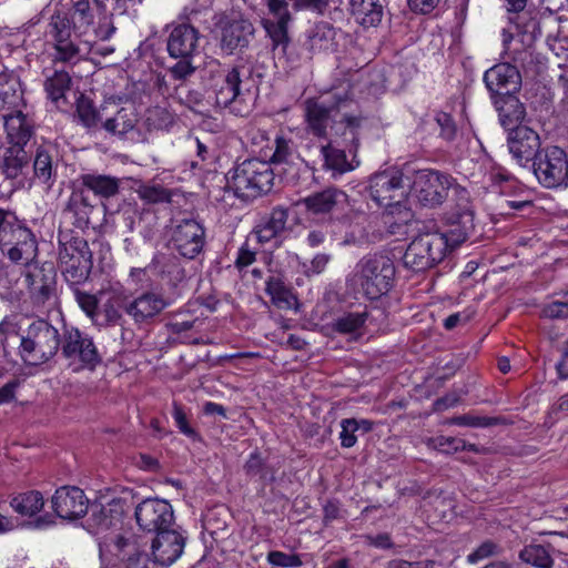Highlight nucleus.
Returning <instances> with one entry per match:
<instances>
[{
  "mask_svg": "<svg viewBox=\"0 0 568 568\" xmlns=\"http://www.w3.org/2000/svg\"><path fill=\"white\" fill-rule=\"evenodd\" d=\"M355 105L347 90L336 91L329 100L305 102L306 131L318 140L323 166L334 174L359 165L356 153L364 118L353 111Z\"/></svg>",
  "mask_w": 568,
  "mask_h": 568,
  "instance_id": "nucleus-1",
  "label": "nucleus"
},
{
  "mask_svg": "<svg viewBox=\"0 0 568 568\" xmlns=\"http://www.w3.org/2000/svg\"><path fill=\"white\" fill-rule=\"evenodd\" d=\"M367 191L372 201L388 215H397L398 223H407L412 212L407 206L409 195V179L396 169L375 173L369 178Z\"/></svg>",
  "mask_w": 568,
  "mask_h": 568,
  "instance_id": "nucleus-2",
  "label": "nucleus"
},
{
  "mask_svg": "<svg viewBox=\"0 0 568 568\" xmlns=\"http://www.w3.org/2000/svg\"><path fill=\"white\" fill-rule=\"evenodd\" d=\"M211 67L216 68V73L212 75L216 105L235 115H247L252 111L254 97L243 80L244 68L220 69L216 61Z\"/></svg>",
  "mask_w": 568,
  "mask_h": 568,
  "instance_id": "nucleus-3",
  "label": "nucleus"
},
{
  "mask_svg": "<svg viewBox=\"0 0 568 568\" xmlns=\"http://www.w3.org/2000/svg\"><path fill=\"white\" fill-rule=\"evenodd\" d=\"M394 276L393 261L386 255L373 254L362 257L356 263L348 281L367 298L377 300L390 290Z\"/></svg>",
  "mask_w": 568,
  "mask_h": 568,
  "instance_id": "nucleus-4",
  "label": "nucleus"
},
{
  "mask_svg": "<svg viewBox=\"0 0 568 568\" xmlns=\"http://www.w3.org/2000/svg\"><path fill=\"white\" fill-rule=\"evenodd\" d=\"M61 339L58 328L49 321L34 320L20 336L19 355L27 364H44L57 355Z\"/></svg>",
  "mask_w": 568,
  "mask_h": 568,
  "instance_id": "nucleus-5",
  "label": "nucleus"
},
{
  "mask_svg": "<svg viewBox=\"0 0 568 568\" xmlns=\"http://www.w3.org/2000/svg\"><path fill=\"white\" fill-rule=\"evenodd\" d=\"M450 190L460 199L467 200V190L456 184L455 180L444 172L430 169L418 170L415 172L414 179L409 180V193L412 192L425 206L440 205L447 199Z\"/></svg>",
  "mask_w": 568,
  "mask_h": 568,
  "instance_id": "nucleus-6",
  "label": "nucleus"
},
{
  "mask_svg": "<svg viewBox=\"0 0 568 568\" xmlns=\"http://www.w3.org/2000/svg\"><path fill=\"white\" fill-rule=\"evenodd\" d=\"M508 109H513V118L506 113L505 109L499 112V118L503 126L509 130L508 148L513 158L521 166H525L530 161L535 160L538 155L540 148L539 135L530 128L518 124L514 128L510 125L513 122H520L524 119L525 110L523 104L518 101H511Z\"/></svg>",
  "mask_w": 568,
  "mask_h": 568,
  "instance_id": "nucleus-7",
  "label": "nucleus"
},
{
  "mask_svg": "<svg viewBox=\"0 0 568 568\" xmlns=\"http://www.w3.org/2000/svg\"><path fill=\"white\" fill-rule=\"evenodd\" d=\"M274 172L270 163L251 159L239 164L227 184L235 195L243 200H252L272 189Z\"/></svg>",
  "mask_w": 568,
  "mask_h": 568,
  "instance_id": "nucleus-8",
  "label": "nucleus"
},
{
  "mask_svg": "<svg viewBox=\"0 0 568 568\" xmlns=\"http://www.w3.org/2000/svg\"><path fill=\"white\" fill-rule=\"evenodd\" d=\"M448 240L444 233L433 232L416 236L403 256L406 267L419 272L439 263L448 252Z\"/></svg>",
  "mask_w": 568,
  "mask_h": 568,
  "instance_id": "nucleus-9",
  "label": "nucleus"
},
{
  "mask_svg": "<svg viewBox=\"0 0 568 568\" xmlns=\"http://www.w3.org/2000/svg\"><path fill=\"white\" fill-rule=\"evenodd\" d=\"M59 262L65 280L72 284L85 281L92 268V253L82 237L61 243Z\"/></svg>",
  "mask_w": 568,
  "mask_h": 568,
  "instance_id": "nucleus-10",
  "label": "nucleus"
},
{
  "mask_svg": "<svg viewBox=\"0 0 568 568\" xmlns=\"http://www.w3.org/2000/svg\"><path fill=\"white\" fill-rule=\"evenodd\" d=\"M60 346L63 356L69 359L70 365L74 366V371L93 369L101 362V356L92 338L75 327L64 331Z\"/></svg>",
  "mask_w": 568,
  "mask_h": 568,
  "instance_id": "nucleus-11",
  "label": "nucleus"
},
{
  "mask_svg": "<svg viewBox=\"0 0 568 568\" xmlns=\"http://www.w3.org/2000/svg\"><path fill=\"white\" fill-rule=\"evenodd\" d=\"M173 301L158 291H143L122 302L124 313L135 325L151 324Z\"/></svg>",
  "mask_w": 568,
  "mask_h": 568,
  "instance_id": "nucleus-12",
  "label": "nucleus"
},
{
  "mask_svg": "<svg viewBox=\"0 0 568 568\" xmlns=\"http://www.w3.org/2000/svg\"><path fill=\"white\" fill-rule=\"evenodd\" d=\"M568 155L559 146H547L534 161V173L545 187L554 189L565 184Z\"/></svg>",
  "mask_w": 568,
  "mask_h": 568,
  "instance_id": "nucleus-13",
  "label": "nucleus"
},
{
  "mask_svg": "<svg viewBox=\"0 0 568 568\" xmlns=\"http://www.w3.org/2000/svg\"><path fill=\"white\" fill-rule=\"evenodd\" d=\"M214 26L220 47L227 54L247 47L254 34V27L248 20L231 18L223 13L215 16Z\"/></svg>",
  "mask_w": 568,
  "mask_h": 568,
  "instance_id": "nucleus-14",
  "label": "nucleus"
},
{
  "mask_svg": "<svg viewBox=\"0 0 568 568\" xmlns=\"http://www.w3.org/2000/svg\"><path fill=\"white\" fill-rule=\"evenodd\" d=\"M135 518L139 527L148 532H159L174 523L172 506L160 498L142 500L135 508Z\"/></svg>",
  "mask_w": 568,
  "mask_h": 568,
  "instance_id": "nucleus-15",
  "label": "nucleus"
},
{
  "mask_svg": "<svg viewBox=\"0 0 568 568\" xmlns=\"http://www.w3.org/2000/svg\"><path fill=\"white\" fill-rule=\"evenodd\" d=\"M272 19H263L262 26L272 41L273 48L285 49L290 42L288 24L293 17L288 10V0H265Z\"/></svg>",
  "mask_w": 568,
  "mask_h": 568,
  "instance_id": "nucleus-16",
  "label": "nucleus"
},
{
  "mask_svg": "<svg viewBox=\"0 0 568 568\" xmlns=\"http://www.w3.org/2000/svg\"><path fill=\"white\" fill-rule=\"evenodd\" d=\"M205 232L195 220H183L172 233V243L176 251L186 258L197 256L204 246Z\"/></svg>",
  "mask_w": 568,
  "mask_h": 568,
  "instance_id": "nucleus-17",
  "label": "nucleus"
},
{
  "mask_svg": "<svg viewBox=\"0 0 568 568\" xmlns=\"http://www.w3.org/2000/svg\"><path fill=\"white\" fill-rule=\"evenodd\" d=\"M52 507L63 519H78L88 513L89 499L84 491L75 486H62L52 496Z\"/></svg>",
  "mask_w": 568,
  "mask_h": 568,
  "instance_id": "nucleus-18",
  "label": "nucleus"
},
{
  "mask_svg": "<svg viewBox=\"0 0 568 568\" xmlns=\"http://www.w3.org/2000/svg\"><path fill=\"white\" fill-rule=\"evenodd\" d=\"M152 541V556L154 561L162 566H170L183 554L185 537L171 527L155 532Z\"/></svg>",
  "mask_w": 568,
  "mask_h": 568,
  "instance_id": "nucleus-19",
  "label": "nucleus"
},
{
  "mask_svg": "<svg viewBox=\"0 0 568 568\" xmlns=\"http://www.w3.org/2000/svg\"><path fill=\"white\" fill-rule=\"evenodd\" d=\"M484 82L491 94L509 95L519 90L521 78L517 67L505 62L488 69Z\"/></svg>",
  "mask_w": 568,
  "mask_h": 568,
  "instance_id": "nucleus-20",
  "label": "nucleus"
},
{
  "mask_svg": "<svg viewBox=\"0 0 568 568\" xmlns=\"http://www.w3.org/2000/svg\"><path fill=\"white\" fill-rule=\"evenodd\" d=\"M31 296L37 304H44L55 291V272L52 265H29L24 274Z\"/></svg>",
  "mask_w": 568,
  "mask_h": 568,
  "instance_id": "nucleus-21",
  "label": "nucleus"
},
{
  "mask_svg": "<svg viewBox=\"0 0 568 568\" xmlns=\"http://www.w3.org/2000/svg\"><path fill=\"white\" fill-rule=\"evenodd\" d=\"M199 32L190 24H179L173 28L168 39L170 57L191 58L196 50Z\"/></svg>",
  "mask_w": 568,
  "mask_h": 568,
  "instance_id": "nucleus-22",
  "label": "nucleus"
},
{
  "mask_svg": "<svg viewBox=\"0 0 568 568\" xmlns=\"http://www.w3.org/2000/svg\"><path fill=\"white\" fill-rule=\"evenodd\" d=\"M287 211L282 207L274 209L271 214L260 221L248 237L255 244L263 245L276 239L285 229Z\"/></svg>",
  "mask_w": 568,
  "mask_h": 568,
  "instance_id": "nucleus-23",
  "label": "nucleus"
},
{
  "mask_svg": "<svg viewBox=\"0 0 568 568\" xmlns=\"http://www.w3.org/2000/svg\"><path fill=\"white\" fill-rule=\"evenodd\" d=\"M8 248V256L12 262L32 265L30 262L37 255V242L33 234L27 227L16 229L12 243Z\"/></svg>",
  "mask_w": 568,
  "mask_h": 568,
  "instance_id": "nucleus-24",
  "label": "nucleus"
},
{
  "mask_svg": "<svg viewBox=\"0 0 568 568\" xmlns=\"http://www.w3.org/2000/svg\"><path fill=\"white\" fill-rule=\"evenodd\" d=\"M3 118L9 142L12 145H26L33 133L31 120L22 111H14Z\"/></svg>",
  "mask_w": 568,
  "mask_h": 568,
  "instance_id": "nucleus-25",
  "label": "nucleus"
},
{
  "mask_svg": "<svg viewBox=\"0 0 568 568\" xmlns=\"http://www.w3.org/2000/svg\"><path fill=\"white\" fill-rule=\"evenodd\" d=\"M346 200V194L337 189H326L302 200L307 212L318 215L332 212L338 204Z\"/></svg>",
  "mask_w": 568,
  "mask_h": 568,
  "instance_id": "nucleus-26",
  "label": "nucleus"
},
{
  "mask_svg": "<svg viewBox=\"0 0 568 568\" xmlns=\"http://www.w3.org/2000/svg\"><path fill=\"white\" fill-rule=\"evenodd\" d=\"M351 14L355 21L365 27H377L384 14L381 0H349Z\"/></svg>",
  "mask_w": 568,
  "mask_h": 568,
  "instance_id": "nucleus-27",
  "label": "nucleus"
},
{
  "mask_svg": "<svg viewBox=\"0 0 568 568\" xmlns=\"http://www.w3.org/2000/svg\"><path fill=\"white\" fill-rule=\"evenodd\" d=\"M341 31L336 30L328 22L316 23L307 34V43L313 52H333L337 48V36Z\"/></svg>",
  "mask_w": 568,
  "mask_h": 568,
  "instance_id": "nucleus-28",
  "label": "nucleus"
},
{
  "mask_svg": "<svg viewBox=\"0 0 568 568\" xmlns=\"http://www.w3.org/2000/svg\"><path fill=\"white\" fill-rule=\"evenodd\" d=\"M81 184L97 196L109 199L118 194L120 180L111 175L88 173L80 176Z\"/></svg>",
  "mask_w": 568,
  "mask_h": 568,
  "instance_id": "nucleus-29",
  "label": "nucleus"
},
{
  "mask_svg": "<svg viewBox=\"0 0 568 568\" xmlns=\"http://www.w3.org/2000/svg\"><path fill=\"white\" fill-rule=\"evenodd\" d=\"M53 149L47 146L38 148L33 161L34 178L50 187L57 175V166L52 155Z\"/></svg>",
  "mask_w": 568,
  "mask_h": 568,
  "instance_id": "nucleus-30",
  "label": "nucleus"
},
{
  "mask_svg": "<svg viewBox=\"0 0 568 568\" xmlns=\"http://www.w3.org/2000/svg\"><path fill=\"white\" fill-rule=\"evenodd\" d=\"M136 122L138 115L132 105H129L121 108L113 116L105 119L102 122V126L112 134L123 135L133 130Z\"/></svg>",
  "mask_w": 568,
  "mask_h": 568,
  "instance_id": "nucleus-31",
  "label": "nucleus"
},
{
  "mask_svg": "<svg viewBox=\"0 0 568 568\" xmlns=\"http://www.w3.org/2000/svg\"><path fill=\"white\" fill-rule=\"evenodd\" d=\"M28 163L29 155L24 145H11L4 153L2 171L8 179H16L22 174Z\"/></svg>",
  "mask_w": 568,
  "mask_h": 568,
  "instance_id": "nucleus-32",
  "label": "nucleus"
},
{
  "mask_svg": "<svg viewBox=\"0 0 568 568\" xmlns=\"http://www.w3.org/2000/svg\"><path fill=\"white\" fill-rule=\"evenodd\" d=\"M528 30L524 31V34H517L509 32L508 30H503V44L505 49V53L516 63L524 64L525 61L530 58L531 52L529 50L530 44L524 45V38Z\"/></svg>",
  "mask_w": 568,
  "mask_h": 568,
  "instance_id": "nucleus-33",
  "label": "nucleus"
},
{
  "mask_svg": "<svg viewBox=\"0 0 568 568\" xmlns=\"http://www.w3.org/2000/svg\"><path fill=\"white\" fill-rule=\"evenodd\" d=\"M267 295L278 308H291L296 304V298L280 276H270L266 281Z\"/></svg>",
  "mask_w": 568,
  "mask_h": 568,
  "instance_id": "nucleus-34",
  "label": "nucleus"
},
{
  "mask_svg": "<svg viewBox=\"0 0 568 568\" xmlns=\"http://www.w3.org/2000/svg\"><path fill=\"white\" fill-rule=\"evenodd\" d=\"M71 78L65 71H54L44 82L48 97L61 108L65 103V93L70 90Z\"/></svg>",
  "mask_w": 568,
  "mask_h": 568,
  "instance_id": "nucleus-35",
  "label": "nucleus"
},
{
  "mask_svg": "<svg viewBox=\"0 0 568 568\" xmlns=\"http://www.w3.org/2000/svg\"><path fill=\"white\" fill-rule=\"evenodd\" d=\"M10 505L18 514L32 517L43 508L44 500L40 491L30 490L13 497Z\"/></svg>",
  "mask_w": 568,
  "mask_h": 568,
  "instance_id": "nucleus-36",
  "label": "nucleus"
},
{
  "mask_svg": "<svg viewBox=\"0 0 568 568\" xmlns=\"http://www.w3.org/2000/svg\"><path fill=\"white\" fill-rule=\"evenodd\" d=\"M202 324V318L195 315L190 307H185L171 316L166 327L172 334L180 335L191 329L199 328Z\"/></svg>",
  "mask_w": 568,
  "mask_h": 568,
  "instance_id": "nucleus-37",
  "label": "nucleus"
},
{
  "mask_svg": "<svg viewBox=\"0 0 568 568\" xmlns=\"http://www.w3.org/2000/svg\"><path fill=\"white\" fill-rule=\"evenodd\" d=\"M123 514L120 500L113 499L106 506L93 507L92 519L101 529H109L121 520Z\"/></svg>",
  "mask_w": 568,
  "mask_h": 568,
  "instance_id": "nucleus-38",
  "label": "nucleus"
},
{
  "mask_svg": "<svg viewBox=\"0 0 568 568\" xmlns=\"http://www.w3.org/2000/svg\"><path fill=\"white\" fill-rule=\"evenodd\" d=\"M367 312H349L336 317L332 323V328L338 334H359L366 323Z\"/></svg>",
  "mask_w": 568,
  "mask_h": 568,
  "instance_id": "nucleus-39",
  "label": "nucleus"
},
{
  "mask_svg": "<svg viewBox=\"0 0 568 568\" xmlns=\"http://www.w3.org/2000/svg\"><path fill=\"white\" fill-rule=\"evenodd\" d=\"M519 558L524 562L537 568H552L554 566V559L550 556L549 549L539 544L525 546L519 552Z\"/></svg>",
  "mask_w": 568,
  "mask_h": 568,
  "instance_id": "nucleus-40",
  "label": "nucleus"
},
{
  "mask_svg": "<svg viewBox=\"0 0 568 568\" xmlns=\"http://www.w3.org/2000/svg\"><path fill=\"white\" fill-rule=\"evenodd\" d=\"M77 114L81 123L87 128H97L99 123L102 124L103 116L99 110H97L92 101L80 94L77 99Z\"/></svg>",
  "mask_w": 568,
  "mask_h": 568,
  "instance_id": "nucleus-41",
  "label": "nucleus"
},
{
  "mask_svg": "<svg viewBox=\"0 0 568 568\" xmlns=\"http://www.w3.org/2000/svg\"><path fill=\"white\" fill-rule=\"evenodd\" d=\"M275 149L270 159V165H291L296 159V152L291 140L284 136H276Z\"/></svg>",
  "mask_w": 568,
  "mask_h": 568,
  "instance_id": "nucleus-42",
  "label": "nucleus"
},
{
  "mask_svg": "<svg viewBox=\"0 0 568 568\" xmlns=\"http://www.w3.org/2000/svg\"><path fill=\"white\" fill-rule=\"evenodd\" d=\"M427 446L444 454H454L462 452L466 447V442L462 438L440 435L429 438Z\"/></svg>",
  "mask_w": 568,
  "mask_h": 568,
  "instance_id": "nucleus-43",
  "label": "nucleus"
},
{
  "mask_svg": "<svg viewBox=\"0 0 568 568\" xmlns=\"http://www.w3.org/2000/svg\"><path fill=\"white\" fill-rule=\"evenodd\" d=\"M18 337V325L9 316L0 322V351L3 357L11 353V341Z\"/></svg>",
  "mask_w": 568,
  "mask_h": 568,
  "instance_id": "nucleus-44",
  "label": "nucleus"
},
{
  "mask_svg": "<svg viewBox=\"0 0 568 568\" xmlns=\"http://www.w3.org/2000/svg\"><path fill=\"white\" fill-rule=\"evenodd\" d=\"M146 122L150 129L168 130L174 123V116L168 109L154 106L148 110Z\"/></svg>",
  "mask_w": 568,
  "mask_h": 568,
  "instance_id": "nucleus-45",
  "label": "nucleus"
},
{
  "mask_svg": "<svg viewBox=\"0 0 568 568\" xmlns=\"http://www.w3.org/2000/svg\"><path fill=\"white\" fill-rule=\"evenodd\" d=\"M49 36L54 40V43L58 41H67L71 39V23L65 16L54 14L51 17L49 23Z\"/></svg>",
  "mask_w": 568,
  "mask_h": 568,
  "instance_id": "nucleus-46",
  "label": "nucleus"
},
{
  "mask_svg": "<svg viewBox=\"0 0 568 568\" xmlns=\"http://www.w3.org/2000/svg\"><path fill=\"white\" fill-rule=\"evenodd\" d=\"M73 21L74 27L81 33H84L93 24L94 16L88 0H79L74 3Z\"/></svg>",
  "mask_w": 568,
  "mask_h": 568,
  "instance_id": "nucleus-47",
  "label": "nucleus"
},
{
  "mask_svg": "<svg viewBox=\"0 0 568 568\" xmlns=\"http://www.w3.org/2000/svg\"><path fill=\"white\" fill-rule=\"evenodd\" d=\"M138 195L148 203H165L171 201V192L161 185L143 184L138 189Z\"/></svg>",
  "mask_w": 568,
  "mask_h": 568,
  "instance_id": "nucleus-48",
  "label": "nucleus"
},
{
  "mask_svg": "<svg viewBox=\"0 0 568 568\" xmlns=\"http://www.w3.org/2000/svg\"><path fill=\"white\" fill-rule=\"evenodd\" d=\"M501 551L500 545L493 540H485L467 556L466 560L468 564L475 565L484 559L498 556Z\"/></svg>",
  "mask_w": 568,
  "mask_h": 568,
  "instance_id": "nucleus-49",
  "label": "nucleus"
},
{
  "mask_svg": "<svg viewBox=\"0 0 568 568\" xmlns=\"http://www.w3.org/2000/svg\"><path fill=\"white\" fill-rule=\"evenodd\" d=\"M257 245L258 244H255V242L251 241V237L247 236L246 241L240 246L237 251V256L234 262V265L237 270H244L255 262Z\"/></svg>",
  "mask_w": 568,
  "mask_h": 568,
  "instance_id": "nucleus-50",
  "label": "nucleus"
},
{
  "mask_svg": "<svg viewBox=\"0 0 568 568\" xmlns=\"http://www.w3.org/2000/svg\"><path fill=\"white\" fill-rule=\"evenodd\" d=\"M23 226L14 223L12 214L0 210V245L7 246L12 243V236L16 234V229Z\"/></svg>",
  "mask_w": 568,
  "mask_h": 568,
  "instance_id": "nucleus-51",
  "label": "nucleus"
},
{
  "mask_svg": "<svg viewBox=\"0 0 568 568\" xmlns=\"http://www.w3.org/2000/svg\"><path fill=\"white\" fill-rule=\"evenodd\" d=\"M54 61L55 62H74L78 60L80 50L79 47L70 40L58 41L54 43Z\"/></svg>",
  "mask_w": 568,
  "mask_h": 568,
  "instance_id": "nucleus-52",
  "label": "nucleus"
},
{
  "mask_svg": "<svg viewBox=\"0 0 568 568\" xmlns=\"http://www.w3.org/2000/svg\"><path fill=\"white\" fill-rule=\"evenodd\" d=\"M342 430L339 433L341 445L345 448L353 447L357 437L355 436V432L359 428V424L354 418H346L341 422Z\"/></svg>",
  "mask_w": 568,
  "mask_h": 568,
  "instance_id": "nucleus-53",
  "label": "nucleus"
},
{
  "mask_svg": "<svg viewBox=\"0 0 568 568\" xmlns=\"http://www.w3.org/2000/svg\"><path fill=\"white\" fill-rule=\"evenodd\" d=\"M77 302L81 310L93 321L98 322V313H99V301L95 295L80 292L75 293Z\"/></svg>",
  "mask_w": 568,
  "mask_h": 568,
  "instance_id": "nucleus-54",
  "label": "nucleus"
},
{
  "mask_svg": "<svg viewBox=\"0 0 568 568\" xmlns=\"http://www.w3.org/2000/svg\"><path fill=\"white\" fill-rule=\"evenodd\" d=\"M267 561L277 567H298L302 565V560L297 555L285 554L277 550L268 552Z\"/></svg>",
  "mask_w": 568,
  "mask_h": 568,
  "instance_id": "nucleus-55",
  "label": "nucleus"
},
{
  "mask_svg": "<svg viewBox=\"0 0 568 568\" xmlns=\"http://www.w3.org/2000/svg\"><path fill=\"white\" fill-rule=\"evenodd\" d=\"M294 11H311L322 14L328 7L329 0H288Z\"/></svg>",
  "mask_w": 568,
  "mask_h": 568,
  "instance_id": "nucleus-56",
  "label": "nucleus"
},
{
  "mask_svg": "<svg viewBox=\"0 0 568 568\" xmlns=\"http://www.w3.org/2000/svg\"><path fill=\"white\" fill-rule=\"evenodd\" d=\"M450 424L468 427H488L495 424V419L484 416L462 415L452 418Z\"/></svg>",
  "mask_w": 568,
  "mask_h": 568,
  "instance_id": "nucleus-57",
  "label": "nucleus"
},
{
  "mask_svg": "<svg viewBox=\"0 0 568 568\" xmlns=\"http://www.w3.org/2000/svg\"><path fill=\"white\" fill-rule=\"evenodd\" d=\"M542 316L552 320L568 318V301H552L546 304Z\"/></svg>",
  "mask_w": 568,
  "mask_h": 568,
  "instance_id": "nucleus-58",
  "label": "nucleus"
},
{
  "mask_svg": "<svg viewBox=\"0 0 568 568\" xmlns=\"http://www.w3.org/2000/svg\"><path fill=\"white\" fill-rule=\"evenodd\" d=\"M436 122L440 128V136L447 141H453L457 132L453 118L448 113L442 112L436 115Z\"/></svg>",
  "mask_w": 568,
  "mask_h": 568,
  "instance_id": "nucleus-59",
  "label": "nucleus"
},
{
  "mask_svg": "<svg viewBox=\"0 0 568 568\" xmlns=\"http://www.w3.org/2000/svg\"><path fill=\"white\" fill-rule=\"evenodd\" d=\"M103 317L101 324L116 325L122 320L121 312L115 307L112 300L105 302L101 310H99L98 318Z\"/></svg>",
  "mask_w": 568,
  "mask_h": 568,
  "instance_id": "nucleus-60",
  "label": "nucleus"
},
{
  "mask_svg": "<svg viewBox=\"0 0 568 568\" xmlns=\"http://www.w3.org/2000/svg\"><path fill=\"white\" fill-rule=\"evenodd\" d=\"M172 416L174 418L176 427L183 435L187 437H195V430L189 425L186 414L178 403L173 404Z\"/></svg>",
  "mask_w": 568,
  "mask_h": 568,
  "instance_id": "nucleus-61",
  "label": "nucleus"
},
{
  "mask_svg": "<svg viewBox=\"0 0 568 568\" xmlns=\"http://www.w3.org/2000/svg\"><path fill=\"white\" fill-rule=\"evenodd\" d=\"M179 59L180 61L170 68V72L174 79L182 80L194 72V67L191 64L190 58Z\"/></svg>",
  "mask_w": 568,
  "mask_h": 568,
  "instance_id": "nucleus-62",
  "label": "nucleus"
},
{
  "mask_svg": "<svg viewBox=\"0 0 568 568\" xmlns=\"http://www.w3.org/2000/svg\"><path fill=\"white\" fill-rule=\"evenodd\" d=\"M331 261V255L325 253L316 254L311 261L310 266L306 268L307 276L321 274Z\"/></svg>",
  "mask_w": 568,
  "mask_h": 568,
  "instance_id": "nucleus-63",
  "label": "nucleus"
},
{
  "mask_svg": "<svg viewBox=\"0 0 568 568\" xmlns=\"http://www.w3.org/2000/svg\"><path fill=\"white\" fill-rule=\"evenodd\" d=\"M434 561L433 560H426V561H407L403 559H394L388 562V568H433Z\"/></svg>",
  "mask_w": 568,
  "mask_h": 568,
  "instance_id": "nucleus-64",
  "label": "nucleus"
}]
</instances>
